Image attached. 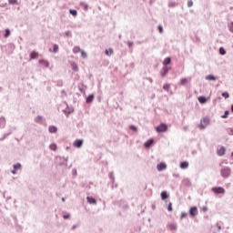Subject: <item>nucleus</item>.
I'll use <instances>...</instances> for the list:
<instances>
[{"label": "nucleus", "mask_w": 233, "mask_h": 233, "mask_svg": "<svg viewBox=\"0 0 233 233\" xmlns=\"http://www.w3.org/2000/svg\"><path fill=\"white\" fill-rule=\"evenodd\" d=\"M86 201L89 205H97V201L92 197H86Z\"/></svg>", "instance_id": "6e6552de"}, {"label": "nucleus", "mask_w": 233, "mask_h": 233, "mask_svg": "<svg viewBox=\"0 0 233 233\" xmlns=\"http://www.w3.org/2000/svg\"><path fill=\"white\" fill-rule=\"evenodd\" d=\"M109 177H110V179L113 181V183H114V173H110L109 174Z\"/></svg>", "instance_id": "8fccbe9b"}, {"label": "nucleus", "mask_w": 233, "mask_h": 233, "mask_svg": "<svg viewBox=\"0 0 233 233\" xmlns=\"http://www.w3.org/2000/svg\"><path fill=\"white\" fill-rule=\"evenodd\" d=\"M48 130H49L50 134H56V133H57V127H56V126H49Z\"/></svg>", "instance_id": "4468645a"}, {"label": "nucleus", "mask_w": 233, "mask_h": 233, "mask_svg": "<svg viewBox=\"0 0 233 233\" xmlns=\"http://www.w3.org/2000/svg\"><path fill=\"white\" fill-rule=\"evenodd\" d=\"M225 54H227V50H225L223 47L219 48V55L220 56H225Z\"/></svg>", "instance_id": "72a5a7b5"}, {"label": "nucleus", "mask_w": 233, "mask_h": 233, "mask_svg": "<svg viewBox=\"0 0 233 233\" xmlns=\"http://www.w3.org/2000/svg\"><path fill=\"white\" fill-rule=\"evenodd\" d=\"M164 90L168 91L170 89V85L166 84L163 86Z\"/></svg>", "instance_id": "4c0bfd02"}, {"label": "nucleus", "mask_w": 233, "mask_h": 233, "mask_svg": "<svg viewBox=\"0 0 233 233\" xmlns=\"http://www.w3.org/2000/svg\"><path fill=\"white\" fill-rule=\"evenodd\" d=\"M228 111H225V114L222 116V119H227V117H228Z\"/></svg>", "instance_id": "58836bf2"}, {"label": "nucleus", "mask_w": 233, "mask_h": 233, "mask_svg": "<svg viewBox=\"0 0 233 233\" xmlns=\"http://www.w3.org/2000/svg\"><path fill=\"white\" fill-rule=\"evenodd\" d=\"M64 219H68L70 218V214H66L63 216Z\"/></svg>", "instance_id": "603ef678"}, {"label": "nucleus", "mask_w": 233, "mask_h": 233, "mask_svg": "<svg viewBox=\"0 0 233 233\" xmlns=\"http://www.w3.org/2000/svg\"><path fill=\"white\" fill-rule=\"evenodd\" d=\"M158 32H159V34H163V26L162 25H158Z\"/></svg>", "instance_id": "de8ad7c7"}, {"label": "nucleus", "mask_w": 233, "mask_h": 233, "mask_svg": "<svg viewBox=\"0 0 233 233\" xmlns=\"http://www.w3.org/2000/svg\"><path fill=\"white\" fill-rule=\"evenodd\" d=\"M225 152H227V148H225V147H221L218 149L217 154L218 156H225Z\"/></svg>", "instance_id": "9b49d317"}, {"label": "nucleus", "mask_w": 233, "mask_h": 233, "mask_svg": "<svg viewBox=\"0 0 233 233\" xmlns=\"http://www.w3.org/2000/svg\"><path fill=\"white\" fill-rule=\"evenodd\" d=\"M73 176H77V169H72Z\"/></svg>", "instance_id": "09e8293b"}, {"label": "nucleus", "mask_w": 233, "mask_h": 233, "mask_svg": "<svg viewBox=\"0 0 233 233\" xmlns=\"http://www.w3.org/2000/svg\"><path fill=\"white\" fill-rule=\"evenodd\" d=\"M183 218H187V213L186 212L181 213V219H183Z\"/></svg>", "instance_id": "3c124183"}, {"label": "nucleus", "mask_w": 233, "mask_h": 233, "mask_svg": "<svg viewBox=\"0 0 233 233\" xmlns=\"http://www.w3.org/2000/svg\"><path fill=\"white\" fill-rule=\"evenodd\" d=\"M70 66L74 72H79V67L76 62H70Z\"/></svg>", "instance_id": "f8f14e48"}, {"label": "nucleus", "mask_w": 233, "mask_h": 233, "mask_svg": "<svg viewBox=\"0 0 233 233\" xmlns=\"http://www.w3.org/2000/svg\"><path fill=\"white\" fill-rule=\"evenodd\" d=\"M39 65H43V66H46V68H48L50 66V63L46 60H39Z\"/></svg>", "instance_id": "dca6fc26"}, {"label": "nucleus", "mask_w": 233, "mask_h": 233, "mask_svg": "<svg viewBox=\"0 0 233 233\" xmlns=\"http://www.w3.org/2000/svg\"><path fill=\"white\" fill-rule=\"evenodd\" d=\"M207 81H216V76L214 75H208L206 76Z\"/></svg>", "instance_id": "4be33fe9"}, {"label": "nucleus", "mask_w": 233, "mask_h": 233, "mask_svg": "<svg viewBox=\"0 0 233 233\" xmlns=\"http://www.w3.org/2000/svg\"><path fill=\"white\" fill-rule=\"evenodd\" d=\"M73 147H76V148H81L83 147V140L77 139L74 142Z\"/></svg>", "instance_id": "0eeeda50"}, {"label": "nucleus", "mask_w": 233, "mask_h": 233, "mask_svg": "<svg viewBox=\"0 0 233 233\" xmlns=\"http://www.w3.org/2000/svg\"><path fill=\"white\" fill-rule=\"evenodd\" d=\"M170 63H171L170 57H167V58H165L164 61H163V66H167V65H170Z\"/></svg>", "instance_id": "412c9836"}, {"label": "nucleus", "mask_w": 233, "mask_h": 233, "mask_svg": "<svg viewBox=\"0 0 233 233\" xmlns=\"http://www.w3.org/2000/svg\"><path fill=\"white\" fill-rule=\"evenodd\" d=\"M167 128L168 127L167 126V124L162 123L156 127V130L157 132L161 133V132H167Z\"/></svg>", "instance_id": "39448f33"}, {"label": "nucleus", "mask_w": 233, "mask_h": 233, "mask_svg": "<svg viewBox=\"0 0 233 233\" xmlns=\"http://www.w3.org/2000/svg\"><path fill=\"white\" fill-rule=\"evenodd\" d=\"M62 94H64V96H66V90H62Z\"/></svg>", "instance_id": "13d9d810"}, {"label": "nucleus", "mask_w": 233, "mask_h": 233, "mask_svg": "<svg viewBox=\"0 0 233 233\" xmlns=\"http://www.w3.org/2000/svg\"><path fill=\"white\" fill-rule=\"evenodd\" d=\"M167 198H168L167 191H162L161 192V199H167Z\"/></svg>", "instance_id": "c756f323"}, {"label": "nucleus", "mask_w": 233, "mask_h": 233, "mask_svg": "<svg viewBox=\"0 0 233 233\" xmlns=\"http://www.w3.org/2000/svg\"><path fill=\"white\" fill-rule=\"evenodd\" d=\"M198 101L201 105H205V103H207V97H205V96H198Z\"/></svg>", "instance_id": "f3484780"}, {"label": "nucleus", "mask_w": 233, "mask_h": 233, "mask_svg": "<svg viewBox=\"0 0 233 233\" xmlns=\"http://www.w3.org/2000/svg\"><path fill=\"white\" fill-rule=\"evenodd\" d=\"M69 13L71 14V15H73L74 17L77 16V11L76 9H70Z\"/></svg>", "instance_id": "cd10ccee"}, {"label": "nucleus", "mask_w": 233, "mask_h": 233, "mask_svg": "<svg viewBox=\"0 0 233 233\" xmlns=\"http://www.w3.org/2000/svg\"><path fill=\"white\" fill-rule=\"evenodd\" d=\"M220 176L224 179H228L230 176H232V169L228 166H225L220 169Z\"/></svg>", "instance_id": "f257e3e1"}, {"label": "nucleus", "mask_w": 233, "mask_h": 233, "mask_svg": "<svg viewBox=\"0 0 233 233\" xmlns=\"http://www.w3.org/2000/svg\"><path fill=\"white\" fill-rule=\"evenodd\" d=\"M231 112H233V105L231 106Z\"/></svg>", "instance_id": "bf43d9fd"}, {"label": "nucleus", "mask_w": 233, "mask_h": 233, "mask_svg": "<svg viewBox=\"0 0 233 233\" xmlns=\"http://www.w3.org/2000/svg\"><path fill=\"white\" fill-rule=\"evenodd\" d=\"M35 121L36 123H41V122L43 121V116H36L35 119Z\"/></svg>", "instance_id": "f704fd0d"}, {"label": "nucleus", "mask_w": 233, "mask_h": 233, "mask_svg": "<svg viewBox=\"0 0 233 233\" xmlns=\"http://www.w3.org/2000/svg\"><path fill=\"white\" fill-rule=\"evenodd\" d=\"M230 96L228 95V92H223L222 93V97H224L225 99H228Z\"/></svg>", "instance_id": "c9c22d12"}, {"label": "nucleus", "mask_w": 233, "mask_h": 233, "mask_svg": "<svg viewBox=\"0 0 233 233\" xmlns=\"http://www.w3.org/2000/svg\"><path fill=\"white\" fill-rule=\"evenodd\" d=\"M80 54H81V56L83 57V59H86L87 55H86V52H85V50L82 49L80 51Z\"/></svg>", "instance_id": "473e14b6"}, {"label": "nucleus", "mask_w": 233, "mask_h": 233, "mask_svg": "<svg viewBox=\"0 0 233 233\" xmlns=\"http://www.w3.org/2000/svg\"><path fill=\"white\" fill-rule=\"evenodd\" d=\"M9 5H15L17 3V0H8Z\"/></svg>", "instance_id": "c03bdc74"}, {"label": "nucleus", "mask_w": 233, "mask_h": 233, "mask_svg": "<svg viewBox=\"0 0 233 233\" xmlns=\"http://www.w3.org/2000/svg\"><path fill=\"white\" fill-rule=\"evenodd\" d=\"M192 5H194V2H192V0H188V1H187V6H188V8H190V6H192Z\"/></svg>", "instance_id": "a18cd8bd"}, {"label": "nucleus", "mask_w": 233, "mask_h": 233, "mask_svg": "<svg viewBox=\"0 0 233 233\" xmlns=\"http://www.w3.org/2000/svg\"><path fill=\"white\" fill-rule=\"evenodd\" d=\"M73 228H76V226H74Z\"/></svg>", "instance_id": "e2e57ef3"}, {"label": "nucleus", "mask_w": 233, "mask_h": 233, "mask_svg": "<svg viewBox=\"0 0 233 233\" xmlns=\"http://www.w3.org/2000/svg\"><path fill=\"white\" fill-rule=\"evenodd\" d=\"M49 148H50L51 150H53L54 152H56V150H57V144L52 143V144L49 146Z\"/></svg>", "instance_id": "393cba45"}, {"label": "nucleus", "mask_w": 233, "mask_h": 233, "mask_svg": "<svg viewBox=\"0 0 233 233\" xmlns=\"http://www.w3.org/2000/svg\"><path fill=\"white\" fill-rule=\"evenodd\" d=\"M105 54H106V56H112V54H114V50H112V49H106V51H105Z\"/></svg>", "instance_id": "7c9ffc66"}, {"label": "nucleus", "mask_w": 233, "mask_h": 233, "mask_svg": "<svg viewBox=\"0 0 233 233\" xmlns=\"http://www.w3.org/2000/svg\"><path fill=\"white\" fill-rule=\"evenodd\" d=\"M129 128H130V130H133L134 132H137V127H136V126H130Z\"/></svg>", "instance_id": "a19ab883"}, {"label": "nucleus", "mask_w": 233, "mask_h": 233, "mask_svg": "<svg viewBox=\"0 0 233 233\" xmlns=\"http://www.w3.org/2000/svg\"><path fill=\"white\" fill-rule=\"evenodd\" d=\"M167 210L168 212H172V202L168 203Z\"/></svg>", "instance_id": "79ce46f5"}, {"label": "nucleus", "mask_w": 233, "mask_h": 233, "mask_svg": "<svg viewBox=\"0 0 233 233\" xmlns=\"http://www.w3.org/2000/svg\"><path fill=\"white\" fill-rule=\"evenodd\" d=\"M211 191L215 196H219V194H225V189L222 187H214L211 188Z\"/></svg>", "instance_id": "20e7f679"}, {"label": "nucleus", "mask_w": 233, "mask_h": 233, "mask_svg": "<svg viewBox=\"0 0 233 233\" xmlns=\"http://www.w3.org/2000/svg\"><path fill=\"white\" fill-rule=\"evenodd\" d=\"M228 134L233 136V127L228 129Z\"/></svg>", "instance_id": "37998d69"}, {"label": "nucleus", "mask_w": 233, "mask_h": 233, "mask_svg": "<svg viewBox=\"0 0 233 233\" xmlns=\"http://www.w3.org/2000/svg\"><path fill=\"white\" fill-rule=\"evenodd\" d=\"M80 6L84 7V10H88V4L85 3V2H81L80 3Z\"/></svg>", "instance_id": "c85d7f7f"}, {"label": "nucleus", "mask_w": 233, "mask_h": 233, "mask_svg": "<svg viewBox=\"0 0 233 233\" xmlns=\"http://www.w3.org/2000/svg\"><path fill=\"white\" fill-rule=\"evenodd\" d=\"M207 210H208V208L207 207H203V208H202V211H203V212H207Z\"/></svg>", "instance_id": "6e6d98bb"}, {"label": "nucleus", "mask_w": 233, "mask_h": 233, "mask_svg": "<svg viewBox=\"0 0 233 233\" xmlns=\"http://www.w3.org/2000/svg\"><path fill=\"white\" fill-rule=\"evenodd\" d=\"M11 174H13L14 176H15V174H17V170L14 168V169L11 171Z\"/></svg>", "instance_id": "864d4df0"}, {"label": "nucleus", "mask_w": 233, "mask_h": 233, "mask_svg": "<svg viewBox=\"0 0 233 233\" xmlns=\"http://www.w3.org/2000/svg\"><path fill=\"white\" fill-rule=\"evenodd\" d=\"M180 168H182V170H187V168H188V162L187 161L181 162Z\"/></svg>", "instance_id": "2eb2a0df"}, {"label": "nucleus", "mask_w": 233, "mask_h": 233, "mask_svg": "<svg viewBox=\"0 0 233 233\" xmlns=\"http://www.w3.org/2000/svg\"><path fill=\"white\" fill-rule=\"evenodd\" d=\"M228 27L229 29V32H231V34H233V22H229L228 25Z\"/></svg>", "instance_id": "2f4dec72"}, {"label": "nucleus", "mask_w": 233, "mask_h": 233, "mask_svg": "<svg viewBox=\"0 0 233 233\" xmlns=\"http://www.w3.org/2000/svg\"><path fill=\"white\" fill-rule=\"evenodd\" d=\"M39 56V54L37 53V52H35V51H33V52H31V54H30V58L31 59H37V56Z\"/></svg>", "instance_id": "aec40b11"}, {"label": "nucleus", "mask_w": 233, "mask_h": 233, "mask_svg": "<svg viewBox=\"0 0 233 233\" xmlns=\"http://www.w3.org/2000/svg\"><path fill=\"white\" fill-rule=\"evenodd\" d=\"M92 101H94V95H89L86 99V103H92Z\"/></svg>", "instance_id": "b1692460"}, {"label": "nucleus", "mask_w": 233, "mask_h": 233, "mask_svg": "<svg viewBox=\"0 0 233 233\" xmlns=\"http://www.w3.org/2000/svg\"><path fill=\"white\" fill-rule=\"evenodd\" d=\"M166 169H167V164L163 162L160 164H157V170H158V172H162V170H166Z\"/></svg>", "instance_id": "423d86ee"}, {"label": "nucleus", "mask_w": 233, "mask_h": 233, "mask_svg": "<svg viewBox=\"0 0 233 233\" xmlns=\"http://www.w3.org/2000/svg\"><path fill=\"white\" fill-rule=\"evenodd\" d=\"M63 112L65 113V114H72V112H74V107H66V109H64L63 110Z\"/></svg>", "instance_id": "6ab92c4d"}, {"label": "nucleus", "mask_w": 233, "mask_h": 233, "mask_svg": "<svg viewBox=\"0 0 233 233\" xmlns=\"http://www.w3.org/2000/svg\"><path fill=\"white\" fill-rule=\"evenodd\" d=\"M197 214H198V208L192 207L189 209V216H191V218H194Z\"/></svg>", "instance_id": "1a4fd4ad"}, {"label": "nucleus", "mask_w": 233, "mask_h": 233, "mask_svg": "<svg viewBox=\"0 0 233 233\" xmlns=\"http://www.w3.org/2000/svg\"><path fill=\"white\" fill-rule=\"evenodd\" d=\"M83 49H81V47H79V46H75L74 48H73V53L74 54H79V52H81Z\"/></svg>", "instance_id": "a878e982"}, {"label": "nucleus", "mask_w": 233, "mask_h": 233, "mask_svg": "<svg viewBox=\"0 0 233 233\" xmlns=\"http://www.w3.org/2000/svg\"><path fill=\"white\" fill-rule=\"evenodd\" d=\"M218 230H221V226L219 224L217 225Z\"/></svg>", "instance_id": "4d7b16f0"}, {"label": "nucleus", "mask_w": 233, "mask_h": 233, "mask_svg": "<svg viewBox=\"0 0 233 233\" xmlns=\"http://www.w3.org/2000/svg\"><path fill=\"white\" fill-rule=\"evenodd\" d=\"M150 83H152V78H149Z\"/></svg>", "instance_id": "680f3d73"}, {"label": "nucleus", "mask_w": 233, "mask_h": 233, "mask_svg": "<svg viewBox=\"0 0 233 233\" xmlns=\"http://www.w3.org/2000/svg\"><path fill=\"white\" fill-rule=\"evenodd\" d=\"M62 201L65 202V198H62Z\"/></svg>", "instance_id": "052dcab7"}, {"label": "nucleus", "mask_w": 233, "mask_h": 233, "mask_svg": "<svg viewBox=\"0 0 233 233\" xmlns=\"http://www.w3.org/2000/svg\"><path fill=\"white\" fill-rule=\"evenodd\" d=\"M167 74H168V66H164L160 71V75L162 76V77H165V76H167Z\"/></svg>", "instance_id": "ddd939ff"}, {"label": "nucleus", "mask_w": 233, "mask_h": 233, "mask_svg": "<svg viewBox=\"0 0 233 233\" xmlns=\"http://www.w3.org/2000/svg\"><path fill=\"white\" fill-rule=\"evenodd\" d=\"M232 48H233V46H232Z\"/></svg>", "instance_id": "0e129e2a"}, {"label": "nucleus", "mask_w": 233, "mask_h": 233, "mask_svg": "<svg viewBox=\"0 0 233 233\" xmlns=\"http://www.w3.org/2000/svg\"><path fill=\"white\" fill-rule=\"evenodd\" d=\"M13 168L15 170H21V168H23V167L21 166V163H16L13 166Z\"/></svg>", "instance_id": "5701e85b"}, {"label": "nucleus", "mask_w": 233, "mask_h": 233, "mask_svg": "<svg viewBox=\"0 0 233 233\" xmlns=\"http://www.w3.org/2000/svg\"><path fill=\"white\" fill-rule=\"evenodd\" d=\"M9 36H10V29H5V37H9Z\"/></svg>", "instance_id": "ea45409f"}, {"label": "nucleus", "mask_w": 233, "mask_h": 233, "mask_svg": "<svg viewBox=\"0 0 233 233\" xmlns=\"http://www.w3.org/2000/svg\"><path fill=\"white\" fill-rule=\"evenodd\" d=\"M53 52L54 54H57V52H59V46H57L56 44H55L53 46Z\"/></svg>", "instance_id": "bb28decb"}, {"label": "nucleus", "mask_w": 233, "mask_h": 233, "mask_svg": "<svg viewBox=\"0 0 233 233\" xmlns=\"http://www.w3.org/2000/svg\"><path fill=\"white\" fill-rule=\"evenodd\" d=\"M65 35H67V37H72V32L70 31H66Z\"/></svg>", "instance_id": "49530a36"}, {"label": "nucleus", "mask_w": 233, "mask_h": 233, "mask_svg": "<svg viewBox=\"0 0 233 233\" xmlns=\"http://www.w3.org/2000/svg\"><path fill=\"white\" fill-rule=\"evenodd\" d=\"M128 46H134V42H127Z\"/></svg>", "instance_id": "5fc2aeb1"}, {"label": "nucleus", "mask_w": 233, "mask_h": 233, "mask_svg": "<svg viewBox=\"0 0 233 233\" xmlns=\"http://www.w3.org/2000/svg\"><path fill=\"white\" fill-rule=\"evenodd\" d=\"M154 145V139L150 138L146 143H144L145 148H150Z\"/></svg>", "instance_id": "9d476101"}, {"label": "nucleus", "mask_w": 233, "mask_h": 233, "mask_svg": "<svg viewBox=\"0 0 233 233\" xmlns=\"http://www.w3.org/2000/svg\"><path fill=\"white\" fill-rule=\"evenodd\" d=\"M186 83H188V80L187 78H182L180 80V85L185 86Z\"/></svg>", "instance_id": "e433bc0d"}, {"label": "nucleus", "mask_w": 233, "mask_h": 233, "mask_svg": "<svg viewBox=\"0 0 233 233\" xmlns=\"http://www.w3.org/2000/svg\"><path fill=\"white\" fill-rule=\"evenodd\" d=\"M168 228L170 230H177V224L176 223H169Z\"/></svg>", "instance_id": "a211bd4d"}, {"label": "nucleus", "mask_w": 233, "mask_h": 233, "mask_svg": "<svg viewBox=\"0 0 233 233\" xmlns=\"http://www.w3.org/2000/svg\"><path fill=\"white\" fill-rule=\"evenodd\" d=\"M210 125V118L209 117H204L200 120V124L198 125V128L200 130H205Z\"/></svg>", "instance_id": "7ed1b4c3"}, {"label": "nucleus", "mask_w": 233, "mask_h": 233, "mask_svg": "<svg viewBox=\"0 0 233 233\" xmlns=\"http://www.w3.org/2000/svg\"><path fill=\"white\" fill-rule=\"evenodd\" d=\"M56 163L59 167L66 168V167H68V157H56Z\"/></svg>", "instance_id": "f03ea898"}]
</instances>
